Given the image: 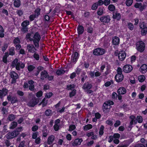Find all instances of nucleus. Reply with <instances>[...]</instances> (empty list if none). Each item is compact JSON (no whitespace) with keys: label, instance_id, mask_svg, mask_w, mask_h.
<instances>
[{"label":"nucleus","instance_id":"41","mask_svg":"<svg viewBox=\"0 0 147 147\" xmlns=\"http://www.w3.org/2000/svg\"><path fill=\"white\" fill-rule=\"evenodd\" d=\"M131 119V121L130 122V125H132L133 124L134 122V119H135V117L133 115L130 116L129 117Z\"/></svg>","mask_w":147,"mask_h":147},{"label":"nucleus","instance_id":"60","mask_svg":"<svg viewBox=\"0 0 147 147\" xmlns=\"http://www.w3.org/2000/svg\"><path fill=\"white\" fill-rule=\"evenodd\" d=\"M121 124V122L119 120H117L116 121L115 123L114 124V126L115 127H117Z\"/></svg>","mask_w":147,"mask_h":147},{"label":"nucleus","instance_id":"62","mask_svg":"<svg viewBox=\"0 0 147 147\" xmlns=\"http://www.w3.org/2000/svg\"><path fill=\"white\" fill-rule=\"evenodd\" d=\"M35 143L37 144H39L40 143L41 139L39 137H38L35 139Z\"/></svg>","mask_w":147,"mask_h":147},{"label":"nucleus","instance_id":"59","mask_svg":"<svg viewBox=\"0 0 147 147\" xmlns=\"http://www.w3.org/2000/svg\"><path fill=\"white\" fill-rule=\"evenodd\" d=\"M98 5L96 3H94L92 5V10H95L98 7Z\"/></svg>","mask_w":147,"mask_h":147},{"label":"nucleus","instance_id":"36","mask_svg":"<svg viewBox=\"0 0 147 147\" xmlns=\"http://www.w3.org/2000/svg\"><path fill=\"white\" fill-rule=\"evenodd\" d=\"M104 129V127L103 125H101L100 127L99 133L100 135L102 136L104 133L103 130Z\"/></svg>","mask_w":147,"mask_h":147},{"label":"nucleus","instance_id":"39","mask_svg":"<svg viewBox=\"0 0 147 147\" xmlns=\"http://www.w3.org/2000/svg\"><path fill=\"white\" fill-rule=\"evenodd\" d=\"M109 9L111 11H113L115 9V7L113 5L111 4L109 5L108 7Z\"/></svg>","mask_w":147,"mask_h":147},{"label":"nucleus","instance_id":"18","mask_svg":"<svg viewBox=\"0 0 147 147\" xmlns=\"http://www.w3.org/2000/svg\"><path fill=\"white\" fill-rule=\"evenodd\" d=\"M7 100L8 101H10L12 104L15 103L18 101L17 97L14 96L12 97L10 95L8 96Z\"/></svg>","mask_w":147,"mask_h":147},{"label":"nucleus","instance_id":"48","mask_svg":"<svg viewBox=\"0 0 147 147\" xmlns=\"http://www.w3.org/2000/svg\"><path fill=\"white\" fill-rule=\"evenodd\" d=\"M128 28L131 30H133L134 26L133 24L131 23H129L127 24Z\"/></svg>","mask_w":147,"mask_h":147},{"label":"nucleus","instance_id":"1","mask_svg":"<svg viewBox=\"0 0 147 147\" xmlns=\"http://www.w3.org/2000/svg\"><path fill=\"white\" fill-rule=\"evenodd\" d=\"M26 38L30 41H33L35 47L37 48L39 47V42L41 39V37L38 32H36L34 35L32 33H28L26 35Z\"/></svg>","mask_w":147,"mask_h":147},{"label":"nucleus","instance_id":"17","mask_svg":"<svg viewBox=\"0 0 147 147\" xmlns=\"http://www.w3.org/2000/svg\"><path fill=\"white\" fill-rule=\"evenodd\" d=\"M48 76L47 72L46 70H44L41 72L40 79L43 80L45 78H47Z\"/></svg>","mask_w":147,"mask_h":147},{"label":"nucleus","instance_id":"29","mask_svg":"<svg viewBox=\"0 0 147 147\" xmlns=\"http://www.w3.org/2000/svg\"><path fill=\"white\" fill-rule=\"evenodd\" d=\"M13 4L15 7H19L20 5V0H15Z\"/></svg>","mask_w":147,"mask_h":147},{"label":"nucleus","instance_id":"51","mask_svg":"<svg viewBox=\"0 0 147 147\" xmlns=\"http://www.w3.org/2000/svg\"><path fill=\"white\" fill-rule=\"evenodd\" d=\"M21 29L22 31L24 33H25L28 31V28L27 27L22 26Z\"/></svg>","mask_w":147,"mask_h":147},{"label":"nucleus","instance_id":"22","mask_svg":"<svg viewBox=\"0 0 147 147\" xmlns=\"http://www.w3.org/2000/svg\"><path fill=\"white\" fill-rule=\"evenodd\" d=\"M110 106L106 102L103 105V109L104 112H107L109 111Z\"/></svg>","mask_w":147,"mask_h":147},{"label":"nucleus","instance_id":"38","mask_svg":"<svg viewBox=\"0 0 147 147\" xmlns=\"http://www.w3.org/2000/svg\"><path fill=\"white\" fill-rule=\"evenodd\" d=\"M15 116L13 114H11L9 115L8 119L10 121H12L15 118Z\"/></svg>","mask_w":147,"mask_h":147},{"label":"nucleus","instance_id":"20","mask_svg":"<svg viewBox=\"0 0 147 147\" xmlns=\"http://www.w3.org/2000/svg\"><path fill=\"white\" fill-rule=\"evenodd\" d=\"M140 71L142 74H144L147 71V65L145 64L142 65L140 69Z\"/></svg>","mask_w":147,"mask_h":147},{"label":"nucleus","instance_id":"5","mask_svg":"<svg viewBox=\"0 0 147 147\" xmlns=\"http://www.w3.org/2000/svg\"><path fill=\"white\" fill-rule=\"evenodd\" d=\"M39 102V99L36 97H33L27 103V105L30 107H34Z\"/></svg>","mask_w":147,"mask_h":147},{"label":"nucleus","instance_id":"50","mask_svg":"<svg viewBox=\"0 0 147 147\" xmlns=\"http://www.w3.org/2000/svg\"><path fill=\"white\" fill-rule=\"evenodd\" d=\"M36 17V14H32L30 15L29 17L30 20L31 21H32Z\"/></svg>","mask_w":147,"mask_h":147},{"label":"nucleus","instance_id":"35","mask_svg":"<svg viewBox=\"0 0 147 147\" xmlns=\"http://www.w3.org/2000/svg\"><path fill=\"white\" fill-rule=\"evenodd\" d=\"M13 42L15 45L20 44V41L19 38L18 37L16 38L13 40Z\"/></svg>","mask_w":147,"mask_h":147},{"label":"nucleus","instance_id":"3","mask_svg":"<svg viewBox=\"0 0 147 147\" xmlns=\"http://www.w3.org/2000/svg\"><path fill=\"white\" fill-rule=\"evenodd\" d=\"M136 47L138 51L140 52H142L144 50L145 45L143 42L139 41L137 43Z\"/></svg>","mask_w":147,"mask_h":147},{"label":"nucleus","instance_id":"37","mask_svg":"<svg viewBox=\"0 0 147 147\" xmlns=\"http://www.w3.org/2000/svg\"><path fill=\"white\" fill-rule=\"evenodd\" d=\"M29 24V22L28 20H25L23 21L21 24L22 26L27 27Z\"/></svg>","mask_w":147,"mask_h":147},{"label":"nucleus","instance_id":"47","mask_svg":"<svg viewBox=\"0 0 147 147\" xmlns=\"http://www.w3.org/2000/svg\"><path fill=\"white\" fill-rule=\"evenodd\" d=\"M8 47V45L7 43H4L3 45L2 46V51L4 52L5 50Z\"/></svg>","mask_w":147,"mask_h":147},{"label":"nucleus","instance_id":"13","mask_svg":"<svg viewBox=\"0 0 147 147\" xmlns=\"http://www.w3.org/2000/svg\"><path fill=\"white\" fill-rule=\"evenodd\" d=\"M78 57V54L77 52H75L72 55L71 62L75 63L77 61Z\"/></svg>","mask_w":147,"mask_h":147},{"label":"nucleus","instance_id":"19","mask_svg":"<svg viewBox=\"0 0 147 147\" xmlns=\"http://www.w3.org/2000/svg\"><path fill=\"white\" fill-rule=\"evenodd\" d=\"M83 140L82 138H77L72 143V145L73 146H76L77 145H80Z\"/></svg>","mask_w":147,"mask_h":147},{"label":"nucleus","instance_id":"25","mask_svg":"<svg viewBox=\"0 0 147 147\" xmlns=\"http://www.w3.org/2000/svg\"><path fill=\"white\" fill-rule=\"evenodd\" d=\"M113 18L114 19L119 20L121 18V15L120 13L116 12L113 14Z\"/></svg>","mask_w":147,"mask_h":147},{"label":"nucleus","instance_id":"28","mask_svg":"<svg viewBox=\"0 0 147 147\" xmlns=\"http://www.w3.org/2000/svg\"><path fill=\"white\" fill-rule=\"evenodd\" d=\"M9 56V53L8 52L5 53V55L3 58V61L5 63H7V58Z\"/></svg>","mask_w":147,"mask_h":147},{"label":"nucleus","instance_id":"10","mask_svg":"<svg viewBox=\"0 0 147 147\" xmlns=\"http://www.w3.org/2000/svg\"><path fill=\"white\" fill-rule=\"evenodd\" d=\"M140 27L142 29L141 32L142 35H145L147 33V27L144 25V24H141Z\"/></svg>","mask_w":147,"mask_h":147},{"label":"nucleus","instance_id":"53","mask_svg":"<svg viewBox=\"0 0 147 147\" xmlns=\"http://www.w3.org/2000/svg\"><path fill=\"white\" fill-rule=\"evenodd\" d=\"M35 67L32 65H30L28 66V69L29 71H32L34 68Z\"/></svg>","mask_w":147,"mask_h":147},{"label":"nucleus","instance_id":"12","mask_svg":"<svg viewBox=\"0 0 147 147\" xmlns=\"http://www.w3.org/2000/svg\"><path fill=\"white\" fill-rule=\"evenodd\" d=\"M134 7L136 8H139L140 11H142L146 8V6L145 5H142L141 3H136L134 5Z\"/></svg>","mask_w":147,"mask_h":147},{"label":"nucleus","instance_id":"11","mask_svg":"<svg viewBox=\"0 0 147 147\" xmlns=\"http://www.w3.org/2000/svg\"><path fill=\"white\" fill-rule=\"evenodd\" d=\"M118 58L121 61H123L125 58L126 56V53L124 51H120L118 54Z\"/></svg>","mask_w":147,"mask_h":147},{"label":"nucleus","instance_id":"43","mask_svg":"<svg viewBox=\"0 0 147 147\" xmlns=\"http://www.w3.org/2000/svg\"><path fill=\"white\" fill-rule=\"evenodd\" d=\"M145 77L143 75L140 76L138 77L139 81L141 82H143L145 80Z\"/></svg>","mask_w":147,"mask_h":147},{"label":"nucleus","instance_id":"6","mask_svg":"<svg viewBox=\"0 0 147 147\" xmlns=\"http://www.w3.org/2000/svg\"><path fill=\"white\" fill-rule=\"evenodd\" d=\"M100 20L104 24L105 23H108L111 20L110 17L109 15L101 17L100 18Z\"/></svg>","mask_w":147,"mask_h":147},{"label":"nucleus","instance_id":"63","mask_svg":"<svg viewBox=\"0 0 147 147\" xmlns=\"http://www.w3.org/2000/svg\"><path fill=\"white\" fill-rule=\"evenodd\" d=\"M38 129V126L35 125L33 126L32 128V131H36Z\"/></svg>","mask_w":147,"mask_h":147},{"label":"nucleus","instance_id":"40","mask_svg":"<svg viewBox=\"0 0 147 147\" xmlns=\"http://www.w3.org/2000/svg\"><path fill=\"white\" fill-rule=\"evenodd\" d=\"M133 3V0H126L125 4L128 6H130Z\"/></svg>","mask_w":147,"mask_h":147},{"label":"nucleus","instance_id":"21","mask_svg":"<svg viewBox=\"0 0 147 147\" xmlns=\"http://www.w3.org/2000/svg\"><path fill=\"white\" fill-rule=\"evenodd\" d=\"M126 90L125 88L123 87H121L117 91V92L119 94H124L126 93Z\"/></svg>","mask_w":147,"mask_h":147},{"label":"nucleus","instance_id":"44","mask_svg":"<svg viewBox=\"0 0 147 147\" xmlns=\"http://www.w3.org/2000/svg\"><path fill=\"white\" fill-rule=\"evenodd\" d=\"M52 111L50 109H47L46 111L45 112V114L47 116H49L51 115Z\"/></svg>","mask_w":147,"mask_h":147},{"label":"nucleus","instance_id":"8","mask_svg":"<svg viewBox=\"0 0 147 147\" xmlns=\"http://www.w3.org/2000/svg\"><path fill=\"white\" fill-rule=\"evenodd\" d=\"M26 47L28 52L34 53L36 51V49L33 45L28 44L27 45Z\"/></svg>","mask_w":147,"mask_h":147},{"label":"nucleus","instance_id":"57","mask_svg":"<svg viewBox=\"0 0 147 147\" xmlns=\"http://www.w3.org/2000/svg\"><path fill=\"white\" fill-rule=\"evenodd\" d=\"M40 10L41 9L40 8H37L35 10V14L36 15V16H38L40 15Z\"/></svg>","mask_w":147,"mask_h":147},{"label":"nucleus","instance_id":"32","mask_svg":"<svg viewBox=\"0 0 147 147\" xmlns=\"http://www.w3.org/2000/svg\"><path fill=\"white\" fill-rule=\"evenodd\" d=\"M65 72V71L62 69H58L56 71V74L58 75L63 74Z\"/></svg>","mask_w":147,"mask_h":147},{"label":"nucleus","instance_id":"61","mask_svg":"<svg viewBox=\"0 0 147 147\" xmlns=\"http://www.w3.org/2000/svg\"><path fill=\"white\" fill-rule=\"evenodd\" d=\"M42 92L41 91H40L36 93V96L37 97H40L42 96Z\"/></svg>","mask_w":147,"mask_h":147},{"label":"nucleus","instance_id":"27","mask_svg":"<svg viewBox=\"0 0 147 147\" xmlns=\"http://www.w3.org/2000/svg\"><path fill=\"white\" fill-rule=\"evenodd\" d=\"M4 30L3 28L1 25H0V37L3 38L4 37Z\"/></svg>","mask_w":147,"mask_h":147},{"label":"nucleus","instance_id":"52","mask_svg":"<svg viewBox=\"0 0 147 147\" xmlns=\"http://www.w3.org/2000/svg\"><path fill=\"white\" fill-rule=\"evenodd\" d=\"M137 120L139 123H141L143 121L142 118L140 116H138L137 117Z\"/></svg>","mask_w":147,"mask_h":147},{"label":"nucleus","instance_id":"49","mask_svg":"<svg viewBox=\"0 0 147 147\" xmlns=\"http://www.w3.org/2000/svg\"><path fill=\"white\" fill-rule=\"evenodd\" d=\"M38 131L34 132L32 134V138L33 139H36L38 135Z\"/></svg>","mask_w":147,"mask_h":147},{"label":"nucleus","instance_id":"9","mask_svg":"<svg viewBox=\"0 0 147 147\" xmlns=\"http://www.w3.org/2000/svg\"><path fill=\"white\" fill-rule=\"evenodd\" d=\"M92 85L88 82H87L84 84L82 88L84 91H88L92 87Z\"/></svg>","mask_w":147,"mask_h":147},{"label":"nucleus","instance_id":"64","mask_svg":"<svg viewBox=\"0 0 147 147\" xmlns=\"http://www.w3.org/2000/svg\"><path fill=\"white\" fill-rule=\"evenodd\" d=\"M96 3H97L98 6L101 5L103 4V1L102 0H99Z\"/></svg>","mask_w":147,"mask_h":147},{"label":"nucleus","instance_id":"45","mask_svg":"<svg viewBox=\"0 0 147 147\" xmlns=\"http://www.w3.org/2000/svg\"><path fill=\"white\" fill-rule=\"evenodd\" d=\"M76 93V90L75 89H73V90L70 92L69 96L70 97H71L75 95Z\"/></svg>","mask_w":147,"mask_h":147},{"label":"nucleus","instance_id":"16","mask_svg":"<svg viewBox=\"0 0 147 147\" xmlns=\"http://www.w3.org/2000/svg\"><path fill=\"white\" fill-rule=\"evenodd\" d=\"M7 92V90L5 88H3L2 90H0V98H2L5 96Z\"/></svg>","mask_w":147,"mask_h":147},{"label":"nucleus","instance_id":"46","mask_svg":"<svg viewBox=\"0 0 147 147\" xmlns=\"http://www.w3.org/2000/svg\"><path fill=\"white\" fill-rule=\"evenodd\" d=\"M15 54L14 48H11L9 50V55H13Z\"/></svg>","mask_w":147,"mask_h":147},{"label":"nucleus","instance_id":"55","mask_svg":"<svg viewBox=\"0 0 147 147\" xmlns=\"http://www.w3.org/2000/svg\"><path fill=\"white\" fill-rule=\"evenodd\" d=\"M110 0H105L103 1V4L105 6H107L110 3Z\"/></svg>","mask_w":147,"mask_h":147},{"label":"nucleus","instance_id":"34","mask_svg":"<svg viewBox=\"0 0 147 147\" xmlns=\"http://www.w3.org/2000/svg\"><path fill=\"white\" fill-rule=\"evenodd\" d=\"M103 13V9L102 8H99L97 11V14L99 16H101Z\"/></svg>","mask_w":147,"mask_h":147},{"label":"nucleus","instance_id":"4","mask_svg":"<svg viewBox=\"0 0 147 147\" xmlns=\"http://www.w3.org/2000/svg\"><path fill=\"white\" fill-rule=\"evenodd\" d=\"M105 52V49L98 48L94 50L93 53L96 55H100L104 54Z\"/></svg>","mask_w":147,"mask_h":147},{"label":"nucleus","instance_id":"7","mask_svg":"<svg viewBox=\"0 0 147 147\" xmlns=\"http://www.w3.org/2000/svg\"><path fill=\"white\" fill-rule=\"evenodd\" d=\"M132 69V67L130 65H126L123 68V71L126 73H128L130 72Z\"/></svg>","mask_w":147,"mask_h":147},{"label":"nucleus","instance_id":"14","mask_svg":"<svg viewBox=\"0 0 147 147\" xmlns=\"http://www.w3.org/2000/svg\"><path fill=\"white\" fill-rule=\"evenodd\" d=\"M124 78L123 74H116L115 76V79L116 81L117 82H121Z\"/></svg>","mask_w":147,"mask_h":147},{"label":"nucleus","instance_id":"54","mask_svg":"<svg viewBox=\"0 0 147 147\" xmlns=\"http://www.w3.org/2000/svg\"><path fill=\"white\" fill-rule=\"evenodd\" d=\"M76 127L75 125H71L69 126V131H72L75 129Z\"/></svg>","mask_w":147,"mask_h":147},{"label":"nucleus","instance_id":"56","mask_svg":"<svg viewBox=\"0 0 147 147\" xmlns=\"http://www.w3.org/2000/svg\"><path fill=\"white\" fill-rule=\"evenodd\" d=\"M113 136L115 139H118L120 137V135L118 133H115L113 134Z\"/></svg>","mask_w":147,"mask_h":147},{"label":"nucleus","instance_id":"15","mask_svg":"<svg viewBox=\"0 0 147 147\" xmlns=\"http://www.w3.org/2000/svg\"><path fill=\"white\" fill-rule=\"evenodd\" d=\"M55 139V136L53 135L49 136L47 139V143L49 145L52 144Z\"/></svg>","mask_w":147,"mask_h":147},{"label":"nucleus","instance_id":"26","mask_svg":"<svg viewBox=\"0 0 147 147\" xmlns=\"http://www.w3.org/2000/svg\"><path fill=\"white\" fill-rule=\"evenodd\" d=\"M77 30L79 34H82L84 31V28L82 26H79L78 27Z\"/></svg>","mask_w":147,"mask_h":147},{"label":"nucleus","instance_id":"24","mask_svg":"<svg viewBox=\"0 0 147 147\" xmlns=\"http://www.w3.org/2000/svg\"><path fill=\"white\" fill-rule=\"evenodd\" d=\"M9 75L11 77L12 79H17L18 78V75L14 71H11Z\"/></svg>","mask_w":147,"mask_h":147},{"label":"nucleus","instance_id":"42","mask_svg":"<svg viewBox=\"0 0 147 147\" xmlns=\"http://www.w3.org/2000/svg\"><path fill=\"white\" fill-rule=\"evenodd\" d=\"M18 59H15L12 63V66L13 67H15L18 63Z\"/></svg>","mask_w":147,"mask_h":147},{"label":"nucleus","instance_id":"58","mask_svg":"<svg viewBox=\"0 0 147 147\" xmlns=\"http://www.w3.org/2000/svg\"><path fill=\"white\" fill-rule=\"evenodd\" d=\"M16 13L20 16H22L23 13V11L21 10H18L16 11Z\"/></svg>","mask_w":147,"mask_h":147},{"label":"nucleus","instance_id":"31","mask_svg":"<svg viewBox=\"0 0 147 147\" xmlns=\"http://www.w3.org/2000/svg\"><path fill=\"white\" fill-rule=\"evenodd\" d=\"M75 87L74 84H70L68 85L67 86V88L68 90H71Z\"/></svg>","mask_w":147,"mask_h":147},{"label":"nucleus","instance_id":"33","mask_svg":"<svg viewBox=\"0 0 147 147\" xmlns=\"http://www.w3.org/2000/svg\"><path fill=\"white\" fill-rule=\"evenodd\" d=\"M17 122L13 121L11 123L10 129H13L17 126Z\"/></svg>","mask_w":147,"mask_h":147},{"label":"nucleus","instance_id":"2","mask_svg":"<svg viewBox=\"0 0 147 147\" xmlns=\"http://www.w3.org/2000/svg\"><path fill=\"white\" fill-rule=\"evenodd\" d=\"M19 134V131L17 129L11 132L8 133L5 136L7 139H10L16 137Z\"/></svg>","mask_w":147,"mask_h":147},{"label":"nucleus","instance_id":"23","mask_svg":"<svg viewBox=\"0 0 147 147\" xmlns=\"http://www.w3.org/2000/svg\"><path fill=\"white\" fill-rule=\"evenodd\" d=\"M119 39L117 36H114L113 38L112 42L113 45H118L119 44Z\"/></svg>","mask_w":147,"mask_h":147},{"label":"nucleus","instance_id":"30","mask_svg":"<svg viewBox=\"0 0 147 147\" xmlns=\"http://www.w3.org/2000/svg\"><path fill=\"white\" fill-rule=\"evenodd\" d=\"M92 125L90 124H87L84 127V130L85 131H87L92 128Z\"/></svg>","mask_w":147,"mask_h":147}]
</instances>
